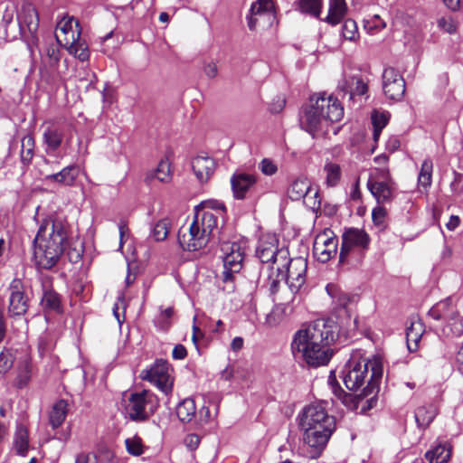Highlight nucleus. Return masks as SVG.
Instances as JSON below:
<instances>
[{
    "instance_id": "37998d69",
    "label": "nucleus",
    "mask_w": 463,
    "mask_h": 463,
    "mask_svg": "<svg viewBox=\"0 0 463 463\" xmlns=\"http://www.w3.org/2000/svg\"><path fill=\"white\" fill-rule=\"evenodd\" d=\"M171 226L169 219L159 220L153 228V237L156 241H161L166 239Z\"/></svg>"
},
{
    "instance_id": "f03ea898",
    "label": "nucleus",
    "mask_w": 463,
    "mask_h": 463,
    "mask_svg": "<svg viewBox=\"0 0 463 463\" xmlns=\"http://www.w3.org/2000/svg\"><path fill=\"white\" fill-rule=\"evenodd\" d=\"M225 206L216 200L202 202L195 207L193 222L188 226H182L178 232L180 246L189 251L204 248L217 229L218 218H222Z\"/></svg>"
},
{
    "instance_id": "aec40b11",
    "label": "nucleus",
    "mask_w": 463,
    "mask_h": 463,
    "mask_svg": "<svg viewBox=\"0 0 463 463\" xmlns=\"http://www.w3.org/2000/svg\"><path fill=\"white\" fill-rule=\"evenodd\" d=\"M297 296L289 295L284 300L274 306L272 310L266 317V324L269 326H276L279 325L288 316L293 313L295 308V303L297 301Z\"/></svg>"
},
{
    "instance_id": "412c9836",
    "label": "nucleus",
    "mask_w": 463,
    "mask_h": 463,
    "mask_svg": "<svg viewBox=\"0 0 463 463\" xmlns=\"http://www.w3.org/2000/svg\"><path fill=\"white\" fill-rule=\"evenodd\" d=\"M192 169L201 184L207 183L215 172L216 163L211 156H197L192 159Z\"/></svg>"
},
{
    "instance_id": "4be33fe9",
    "label": "nucleus",
    "mask_w": 463,
    "mask_h": 463,
    "mask_svg": "<svg viewBox=\"0 0 463 463\" xmlns=\"http://www.w3.org/2000/svg\"><path fill=\"white\" fill-rule=\"evenodd\" d=\"M367 187L378 203H390L393 199L395 190L393 180L367 183Z\"/></svg>"
},
{
    "instance_id": "c85d7f7f",
    "label": "nucleus",
    "mask_w": 463,
    "mask_h": 463,
    "mask_svg": "<svg viewBox=\"0 0 463 463\" xmlns=\"http://www.w3.org/2000/svg\"><path fill=\"white\" fill-rule=\"evenodd\" d=\"M451 456V447L449 443H439L426 453L430 463H448Z\"/></svg>"
},
{
    "instance_id": "393cba45",
    "label": "nucleus",
    "mask_w": 463,
    "mask_h": 463,
    "mask_svg": "<svg viewBox=\"0 0 463 463\" xmlns=\"http://www.w3.org/2000/svg\"><path fill=\"white\" fill-rule=\"evenodd\" d=\"M438 414V407L434 403L420 406L415 411V420L420 428H427Z\"/></svg>"
},
{
    "instance_id": "69168bd1",
    "label": "nucleus",
    "mask_w": 463,
    "mask_h": 463,
    "mask_svg": "<svg viewBox=\"0 0 463 463\" xmlns=\"http://www.w3.org/2000/svg\"><path fill=\"white\" fill-rule=\"evenodd\" d=\"M14 6H9L7 5L4 11V14H3V17H2V22L4 24L5 26H7L8 24H10L13 20H14Z\"/></svg>"
},
{
    "instance_id": "f257e3e1",
    "label": "nucleus",
    "mask_w": 463,
    "mask_h": 463,
    "mask_svg": "<svg viewBox=\"0 0 463 463\" xmlns=\"http://www.w3.org/2000/svg\"><path fill=\"white\" fill-rule=\"evenodd\" d=\"M335 329L333 323L325 320L302 326L295 333L291 343L294 355L313 367L326 365L333 354L330 345L335 340Z\"/></svg>"
},
{
    "instance_id": "a211bd4d",
    "label": "nucleus",
    "mask_w": 463,
    "mask_h": 463,
    "mask_svg": "<svg viewBox=\"0 0 463 463\" xmlns=\"http://www.w3.org/2000/svg\"><path fill=\"white\" fill-rule=\"evenodd\" d=\"M383 89L391 100H401L405 92V81L394 68H387L383 74Z\"/></svg>"
},
{
    "instance_id": "2eb2a0df",
    "label": "nucleus",
    "mask_w": 463,
    "mask_h": 463,
    "mask_svg": "<svg viewBox=\"0 0 463 463\" xmlns=\"http://www.w3.org/2000/svg\"><path fill=\"white\" fill-rule=\"evenodd\" d=\"M8 313L14 317L24 316L29 307V297L27 296L23 282L15 279L9 288Z\"/></svg>"
},
{
    "instance_id": "58836bf2",
    "label": "nucleus",
    "mask_w": 463,
    "mask_h": 463,
    "mask_svg": "<svg viewBox=\"0 0 463 463\" xmlns=\"http://www.w3.org/2000/svg\"><path fill=\"white\" fill-rule=\"evenodd\" d=\"M326 184L329 187L335 186L341 178V167L339 165L328 162L324 166Z\"/></svg>"
},
{
    "instance_id": "a18cd8bd",
    "label": "nucleus",
    "mask_w": 463,
    "mask_h": 463,
    "mask_svg": "<svg viewBox=\"0 0 463 463\" xmlns=\"http://www.w3.org/2000/svg\"><path fill=\"white\" fill-rule=\"evenodd\" d=\"M299 8L304 13L318 17L321 14L322 0H300Z\"/></svg>"
},
{
    "instance_id": "cd10ccee",
    "label": "nucleus",
    "mask_w": 463,
    "mask_h": 463,
    "mask_svg": "<svg viewBox=\"0 0 463 463\" xmlns=\"http://www.w3.org/2000/svg\"><path fill=\"white\" fill-rule=\"evenodd\" d=\"M79 175V169L75 165H70L62 170H61L59 173L46 175V180L56 182L58 184L71 186L74 184L76 178Z\"/></svg>"
},
{
    "instance_id": "20e7f679",
    "label": "nucleus",
    "mask_w": 463,
    "mask_h": 463,
    "mask_svg": "<svg viewBox=\"0 0 463 463\" xmlns=\"http://www.w3.org/2000/svg\"><path fill=\"white\" fill-rule=\"evenodd\" d=\"M383 375L382 361L378 357L372 360L362 356L360 351L352 354L350 359L345 364L344 371V383L350 391L360 393L356 395L357 399H364L370 395V402L373 401L378 392L379 383Z\"/></svg>"
},
{
    "instance_id": "49530a36",
    "label": "nucleus",
    "mask_w": 463,
    "mask_h": 463,
    "mask_svg": "<svg viewBox=\"0 0 463 463\" xmlns=\"http://www.w3.org/2000/svg\"><path fill=\"white\" fill-rule=\"evenodd\" d=\"M14 362V352L7 348L0 347V373L8 372Z\"/></svg>"
},
{
    "instance_id": "c9c22d12",
    "label": "nucleus",
    "mask_w": 463,
    "mask_h": 463,
    "mask_svg": "<svg viewBox=\"0 0 463 463\" xmlns=\"http://www.w3.org/2000/svg\"><path fill=\"white\" fill-rule=\"evenodd\" d=\"M196 413V406L193 399H184L176 407V415L183 422H190Z\"/></svg>"
},
{
    "instance_id": "39448f33",
    "label": "nucleus",
    "mask_w": 463,
    "mask_h": 463,
    "mask_svg": "<svg viewBox=\"0 0 463 463\" xmlns=\"http://www.w3.org/2000/svg\"><path fill=\"white\" fill-rule=\"evenodd\" d=\"M299 426L303 430L304 442L310 448V457L317 458L325 449L332 435L335 420L328 415L324 403L306 406L299 416Z\"/></svg>"
},
{
    "instance_id": "2f4dec72",
    "label": "nucleus",
    "mask_w": 463,
    "mask_h": 463,
    "mask_svg": "<svg viewBox=\"0 0 463 463\" xmlns=\"http://www.w3.org/2000/svg\"><path fill=\"white\" fill-rule=\"evenodd\" d=\"M442 335L446 337L459 336L463 334V318L458 312L454 318L445 320L440 328Z\"/></svg>"
},
{
    "instance_id": "b1692460",
    "label": "nucleus",
    "mask_w": 463,
    "mask_h": 463,
    "mask_svg": "<svg viewBox=\"0 0 463 463\" xmlns=\"http://www.w3.org/2000/svg\"><path fill=\"white\" fill-rule=\"evenodd\" d=\"M458 311L450 299L442 300L434 305L428 312V315L436 320H447L454 318Z\"/></svg>"
},
{
    "instance_id": "e433bc0d",
    "label": "nucleus",
    "mask_w": 463,
    "mask_h": 463,
    "mask_svg": "<svg viewBox=\"0 0 463 463\" xmlns=\"http://www.w3.org/2000/svg\"><path fill=\"white\" fill-rule=\"evenodd\" d=\"M62 131L57 128L50 127L43 133L44 143L48 151H55L62 141Z\"/></svg>"
},
{
    "instance_id": "7c9ffc66",
    "label": "nucleus",
    "mask_w": 463,
    "mask_h": 463,
    "mask_svg": "<svg viewBox=\"0 0 463 463\" xmlns=\"http://www.w3.org/2000/svg\"><path fill=\"white\" fill-rule=\"evenodd\" d=\"M433 163L430 158H426L420 166L418 175V187L420 191H427L432 183Z\"/></svg>"
},
{
    "instance_id": "6e6d98bb",
    "label": "nucleus",
    "mask_w": 463,
    "mask_h": 463,
    "mask_svg": "<svg viewBox=\"0 0 463 463\" xmlns=\"http://www.w3.org/2000/svg\"><path fill=\"white\" fill-rule=\"evenodd\" d=\"M304 203L309 209L315 211L320 207V200L318 199V192L313 189L312 194L305 195L303 198Z\"/></svg>"
},
{
    "instance_id": "09e8293b",
    "label": "nucleus",
    "mask_w": 463,
    "mask_h": 463,
    "mask_svg": "<svg viewBox=\"0 0 463 463\" xmlns=\"http://www.w3.org/2000/svg\"><path fill=\"white\" fill-rule=\"evenodd\" d=\"M364 29L372 34L378 33L386 27V23L380 17V15H373L371 19L364 21Z\"/></svg>"
},
{
    "instance_id": "9d476101",
    "label": "nucleus",
    "mask_w": 463,
    "mask_h": 463,
    "mask_svg": "<svg viewBox=\"0 0 463 463\" xmlns=\"http://www.w3.org/2000/svg\"><path fill=\"white\" fill-rule=\"evenodd\" d=\"M279 240L275 234L263 235L256 249V255L262 263L268 264L269 273L275 274V270L286 265L288 250L285 248L279 249Z\"/></svg>"
},
{
    "instance_id": "5fc2aeb1",
    "label": "nucleus",
    "mask_w": 463,
    "mask_h": 463,
    "mask_svg": "<svg viewBox=\"0 0 463 463\" xmlns=\"http://www.w3.org/2000/svg\"><path fill=\"white\" fill-rule=\"evenodd\" d=\"M259 168L263 175L268 176L273 175L278 172L277 164L269 158H263L259 164Z\"/></svg>"
},
{
    "instance_id": "338daca9",
    "label": "nucleus",
    "mask_w": 463,
    "mask_h": 463,
    "mask_svg": "<svg viewBox=\"0 0 463 463\" xmlns=\"http://www.w3.org/2000/svg\"><path fill=\"white\" fill-rule=\"evenodd\" d=\"M75 463H97V458L91 453H80L77 455Z\"/></svg>"
},
{
    "instance_id": "7ed1b4c3",
    "label": "nucleus",
    "mask_w": 463,
    "mask_h": 463,
    "mask_svg": "<svg viewBox=\"0 0 463 463\" xmlns=\"http://www.w3.org/2000/svg\"><path fill=\"white\" fill-rule=\"evenodd\" d=\"M225 206L216 200L202 202L195 207L193 222L188 226H182L178 232L180 246L189 251L204 248L217 229L218 218H222Z\"/></svg>"
},
{
    "instance_id": "13d9d810",
    "label": "nucleus",
    "mask_w": 463,
    "mask_h": 463,
    "mask_svg": "<svg viewBox=\"0 0 463 463\" xmlns=\"http://www.w3.org/2000/svg\"><path fill=\"white\" fill-rule=\"evenodd\" d=\"M387 211L383 206H377L373 210L372 218L375 225L382 226L384 223Z\"/></svg>"
},
{
    "instance_id": "8fccbe9b",
    "label": "nucleus",
    "mask_w": 463,
    "mask_h": 463,
    "mask_svg": "<svg viewBox=\"0 0 463 463\" xmlns=\"http://www.w3.org/2000/svg\"><path fill=\"white\" fill-rule=\"evenodd\" d=\"M348 88L349 91L351 93V96L353 95H364L367 91V85L364 82V80L357 76H354L350 79L348 81Z\"/></svg>"
},
{
    "instance_id": "de8ad7c7",
    "label": "nucleus",
    "mask_w": 463,
    "mask_h": 463,
    "mask_svg": "<svg viewBox=\"0 0 463 463\" xmlns=\"http://www.w3.org/2000/svg\"><path fill=\"white\" fill-rule=\"evenodd\" d=\"M388 180L390 181L393 179L391 175L389 167L383 165V167H373L371 170L367 183L382 182Z\"/></svg>"
},
{
    "instance_id": "9b49d317",
    "label": "nucleus",
    "mask_w": 463,
    "mask_h": 463,
    "mask_svg": "<svg viewBox=\"0 0 463 463\" xmlns=\"http://www.w3.org/2000/svg\"><path fill=\"white\" fill-rule=\"evenodd\" d=\"M157 407L156 396L148 390L130 393L126 403V411L133 420L147 419Z\"/></svg>"
},
{
    "instance_id": "5701e85b",
    "label": "nucleus",
    "mask_w": 463,
    "mask_h": 463,
    "mask_svg": "<svg viewBox=\"0 0 463 463\" xmlns=\"http://www.w3.org/2000/svg\"><path fill=\"white\" fill-rule=\"evenodd\" d=\"M21 30L26 28L31 34H34L39 27V14L32 4H24L18 16Z\"/></svg>"
},
{
    "instance_id": "603ef678",
    "label": "nucleus",
    "mask_w": 463,
    "mask_h": 463,
    "mask_svg": "<svg viewBox=\"0 0 463 463\" xmlns=\"http://www.w3.org/2000/svg\"><path fill=\"white\" fill-rule=\"evenodd\" d=\"M372 120L373 125V138L376 140L388 119L384 114L374 112L372 116Z\"/></svg>"
},
{
    "instance_id": "bb28decb",
    "label": "nucleus",
    "mask_w": 463,
    "mask_h": 463,
    "mask_svg": "<svg viewBox=\"0 0 463 463\" xmlns=\"http://www.w3.org/2000/svg\"><path fill=\"white\" fill-rule=\"evenodd\" d=\"M347 13V5L345 0H330L328 14L325 21L331 24H338Z\"/></svg>"
},
{
    "instance_id": "6e6552de",
    "label": "nucleus",
    "mask_w": 463,
    "mask_h": 463,
    "mask_svg": "<svg viewBox=\"0 0 463 463\" xmlns=\"http://www.w3.org/2000/svg\"><path fill=\"white\" fill-rule=\"evenodd\" d=\"M307 269V260L302 257L294 259L289 258L288 253L286 265L275 270V274H269V282L272 294L279 290V283L286 279L290 294L296 296L306 282V273Z\"/></svg>"
},
{
    "instance_id": "052dcab7",
    "label": "nucleus",
    "mask_w": 463,
    "mask_h": 463,
    "mask_svg": "<svg viewBox=\"0 0 463 463\" xmlns=\"http://www.w3.org/2000/svg\"><path fill=\"white\" fill-rule=\"evenodd\" d=\"M438 26L448 33H453L457 29L454 21L450 17H440L438 20Z\"/></svg>"
},
{
    "instance_id": "0e129e2a",
    "label": "nucleus",
    "mask_w": 463,
    "mask_h": 463,
    "mask_svg": "<svg viewBox=\"0 0 463 463\" xmlns=\"http://www.w3.org/2000/svg\"><path fill=\"white\" fill-rule=\"evenodd\" d=\"M200 440L197 434H189L185 437L184 443L189 449L194 450L199 446Z\"/></svg>"
},
{
    "instance_id": "6ab92c4d",
    "label": "nucleus",
    "mask_w": 463,
    "mask_h": 463,
    "mask_svg": "<svg viewBox=\"0 0 463 463\" xmlns=\"http://www.w3.org/2000/svg\"><path fill=\"white\" fill-rule=\"evenodd\" d=\"M258 177L252 174L235 173L231 177V185L233 196L237 200H243L247 197L255 186Z\"/></svg>"
},
{
    "instance_id": "f704fd0d",
    "label": "nucleus",
    "mask_w": 463,
    "mask_h": 463,
    "mask_svg": "<svg viewBox=\"0 0 463 463\" xmlns=\"http://www.w3.org/2000/svg\"><path fill=\"white\" fill-rule=\"evenodd\" d=\"M423 326L420 321L412 322L407 328L406 339L410 351H415L418 348V344L422 336Z\"/></svg>"
},
{
    "instance_id": "a878e982",
    "label": "nucleus",
    "mask_w": 463,
    "mask_h": 463,
    "mask_svg": "<svg viewBox=\"0 0 463 463\" xmlns=\"http://www.w3.org/2000/svg\"><path fill=\"white\" fill-rule=\"evenodd\" d=\"M313 188L310 182L306 177H298L295 179L288 189V195L293 201H298L305 195L312 194Z\"/></svg>"
},
{
    "instance_id": "a19ab883",
    "label": "nucleus",
    "mask_w": 463,
    "mask_h": 463,
    "mask_svg": "<svg viewBox=\"0 0 463 463\" xmlns=\"http://www.w3.org/2000/svg\"><path fill=\"white\" fill-rule=\"evenodd\" d=\"M125 445L127 451L132 456L138 457L145 452L143 440L137 435L126 439Z\"/></svg>"
},
{
    "instance_id": "e2e57ef3",
    "label": "nucleus",
    "mask_w": 463,
    "mask_h": 463,
    "mask_svg": "<svg viewBox=\"0 0 463 463\" xmlns=\"http://www.w3.org/2000/svg\"><path fill=\"white\" fill-rule=\"evenodd\" d=\"M173 315H174V309L171 307H168L161 310V315H160L161 322H160L159 326L162 329L165 330L168 328L170 323L167 320L170 319L173 317Z\"/></svg>"
},
{
    "instance_id": "864d4df0",
    "label": "nucleus",
    "mask_w": 463,
    "mask_h": 463,
    "mask_svg": "<svg viewBox=\"0 0 463 463\" xmlns=\"http://www.w3.org/2000/svg\"><path fill=\"white\" fill-rule=\"evenodd\" d=\"M61 59L60 51L56 46H49L46 50V58L43 60L50 67L54 68L58 65Z\"/></svg>"
},
{
    "instance_id": "4d7b16f0",
    "label": "nucleus",
    "mask_w": 463,
    "mask_h": 463,
    "mask_svg": "<svg viewBox=\"0 0 463 463\" xmlns=\"http://www.w3.org/2000/svg\"><path fill=\"white\" fill-rule=\"evenodd\" d=\"M335 395L342 401V402L349 408H356V404L354 403V397L353 394L345 392L342 389L334 387Z\"/></svg>"
},
{
    "instance_id": "bf43d9fd",
    "label": "nucleus",
    "mask_w": 463,
    "mask_h": 463,
    "mask_svg": "<svg viewBox=\"0 0 463 463\" xmlns=\"http://www.w3.org/2000/svg\"><path fill=\"white\" fill-rule=\"evenodd\" d=\"M238 271H232L231 269H224L222 272V281L225 284L223 287V289L231 292L234 289L233 285V279H234V273H237Z\"/></svg>"
},
{
    "instance_id": "f3484780",
    "label": "nucleus",
    "mask_w": 463,
    "mask_h": 463,
    "mask_svg": "<svg viewBox=\"0 0 463 463\" xmlns=\"http://www.w3.org/2000/svg\"><path fill=\"white\" fill-rule=\"evenodd\" d=\"M81 28L78 20L72 16L63 17L57 24L56 41L67 48L80 38Z\"/></svg>"
},
{
    "instance_id": "ea45409f",
    "label": "nucleus",
    "mask_w": 463,
    "mask_h": 463,
    "mask_svg": "<svg viewBox=\"0 0 463 463\" xmlns=\"http://www.w3.org/2000/svg\"><path fill=\"white\" fill-rule=\"evenodd\" d=\"M66 49L71 54L82 61H87L90 57L88 45L81 38L77 40L73 44L69 45Z\"/></svg>"
},
{
    "instance_id": "680f3d73",
    "label": "nucleus",
    "mask_w": 463,
    "mask_h": 463,
    "mask_svg": "<svg viewBox=\"0 0 463 463\" xmlns=\"http://www.w3.org/2000/svg\"><path fill=\"white\" fill-rule=\"evenodd\" d=\"M203 71L209 79H214L218 74L217 63L213 61H205L203 65Z\"/></svg>"
},
{
    "instance_id": "f8f14e48",
    "label": "nucleus",
    "mask_w": 463,
    "mask_h": 463,
    "mask_svg": "<svg viewBox=\"0 0 463 463\" xmlns=\"http://www.w3.org/2000/svg\"><path fill=\"white\" fill-rule=\"evenodd\" d=\"M275 20V10L272 0H257L251 5L248 16L250 30L265 29Z\"/></svg>"
},
{
    "instance_id": "1a4fd4ad",
    "label": "nucleus",
    "mask_w": 463,
    "mask_h": 463,
    "mask_svg": "<svg viewBox=\"0 0 463 463\" xmlns=\"http://www.w3.org/2000/svg\"><path fill=\"white\" fill-rule=\"evenodd\" d=\"M370 241V236L365 231L358 228L346 229L342 234L340 263H350L359 260L369 248Z\"/></svg>"
},
{
    "instance_id": "72a5a7b5",
    "label": "nucleus",
    "mask_w": 463,
    "mask_h": 463,
    "mask_svg": "<svg viewBox=\"0 0 463 463\" xmlns=\"http://www.w3.org/2000/svg\"><path fill=\"white\" fill-rule=\"evenodd\" d=\"M29 447V437L27 429L18 424L14 436V448L17 454L25 456Z\"/></svg>"
},
{
    "instance_id": "3c124183",
    "label": "nucleus",
    "mask_w": 463,
    "mask_h": 463,
    "mask_svg": "<svg viewBox=\"0 0 463 463\" xmlns=\"http://www.w3.org/2000/svg\"><path fill=\"white\" fill-rule=\"evenodd\" d=\"M342 34L346 40L355 41L358 37L356 23L352 19L345 20L343 24Z\"/></svg>"
},
{
    "instance_id": "4c0bfd02",
    "label": "nucleus",
    "mask_w": 463,
    "mask_h": 463,
    "mask_svg": "<svg viewBox=\"0 0 463 463\" xmlns=\"http://www.w3.org/2000/svg\"><path fill=\"white\" fill-rule=\"evenodd\" d=\"M42 305L45 309L60 311L61 299L59 295L51 288L44 286L43 296L42 298Z\"/></svg>"
},
{
    "instance_id": "774afa93",
    "label": "nucleus",
    "mask_w": 463,
    "mask_h": 463,
    "mask_svg": "<svg viewBox=\"0 0 463 463\" xmlns=\"http://www.w3.org/2000/svg\"><path fill=\"white\" fill-rule=\"evenodd\" d=\"M172 355L175 359H184L187 355L186 348L183 345H176L173 349Z\"/></svg>"
},
{
    "instance_id": "c756f323",
    "label": "nucleus",
    "mask_w": 463,
    "mask_h": 463,
    "mask_svg": "<svg viewBox=\"0 0 463 463\" xmlns=\"http://www.w3.org/2000/svg\"><path fill=\"white\" fill-rule=\"evenodd\" d=\"M68 412V403L64 400H60L52 406L49 421L53 429L59 428L66 419Z\"/></svg>"
},
{
    "instance_id": "473e14b6",
    "label": "nucleus",
    "mask_w": 463,
    "mask_h": 463,
    "mask_svg": "<svg viewBox=\"0 0 463 463\" xmlns=\"http://www.w3.org/2000/svg\"><path fill=\"white\" fill-rule=\"evenodd\" d=\"M148 181L156 179L162 183H169L172 179L171 165L167 159H162L157 167L146 175Z\"/></svg>"
},
{
    "instance_id": "423d86ee",
    "label": "nucleus",
    "mask_w": 463,
    "mask_h": 463,
    "mask_svg": "<svg viewBox=\"0 0 463 463\" xmlns=\"http://www.w3.org/2000/svg\"><path fill=\"white\" fill-rule=\"evenodd\" d=\"M68 241L66 226L61 221L45 220L34 239V260L39 269L56 265Z\"/></svg>"
},
{
    "instance_id": "c03bdc74",
    "label": "nucleus",
    "mask_w": 463,
    "mask_h": 463,
    "mask_svg": "<svg viewBox=\"0 0 463 463\" xmlns=\"http://www.w3.org/2000/svg\"><path fill=\"white\" fill-rule=\"evenodd\" d=\"M21 158L24 162L29 163L33 156L34 139L33 136L26 135L22 139Z\"/></svg>"
},
{
    "instance_id": "79ce46f5",
    "label": "nucleus",
    "mask_w": 463,
    "mask_h": 463,
    "mask_svg": "<svg viewBox=\"0 0 463 463\" xmlns=\"http://www.w3.org/2000/svg\"><path fill=\"white\" fill-rule=\"evenodd\" d=\"M326 290L335 304L341 307H346L351 301V298L347 293L341 291L334 285H328Z\"/></svg>"
},
{
    "instance_id": "dca6fc26",
    "label": "nucleus",
    "mask_w": 463,
    "mask_h": 463,
    "mask_svg": "<svg viewBox=\"0 0 463 463\" xmlns=\"http://www.w3.org/2000/svg\"><path fill=\"white\" fill-rule=\"evenodd\" d=\"M246 249V242L224 241L221 245L224 269L240 271L242 267Z\"/></svg>"
},
{
    "instance_id": "4468645a",
    "label": "nucleus",
    "mask_w": 463,
    "mask_h": 463,
    "mask_svg": "<svg viewBox=\"0 0 463 463\" xmlns=\"http://www.w3.org/2000/svg\"><path fill=\"white\" fill-rule=\"evenodd\" d=\"M338 246V239L334 232L326 229L317 235L313 252L317 260L322 263H326L336 255Z\"/></svg>"
},
{
    "instance_id": "ddd939ff",
    "label": "nucleus",
    "mask_w": 463,
    "mask_h": 463,
    "mask_svg": "<svg viewBox=\"0 0 463 463\" xmlns=\"http://www.w3.org/2000/svg\"><path fill=\"white\" fill-rule=\"evenodd\" d=\"M140 376L165 394L172 392L173 380L170 376V365L165 361H156L150 368L143 370Z\"/></svg>"
},
{
    "instance_id": "0eeeda50",
    "label": "nucleus",
    "mask_w": 463,
    "mask_h": 463,
    "mask_svg": "<svg viewBox=\"0 0 463 463\" xmlns=\"http://www.w3.org/2000/svg\"><path fill=\"white\" fill-rule=\"evenodd\" d=\"M343 116L344 108L336 98L318 93L310 98L300 124L313 137L326 135L331 124L340 121Z\"/></svg>"
}]
</instances>
